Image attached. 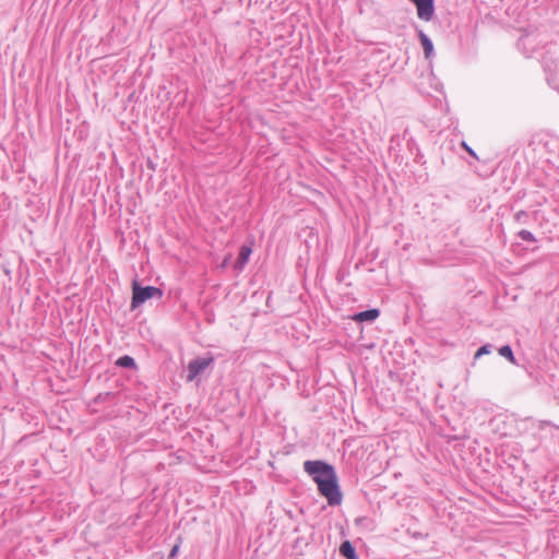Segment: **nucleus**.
<instances>
[{
    "label": "nucleus",
    "mask_w": 559,
    "mask_h": 559,
    "mask_svg": "<svg viewBox=\"0 0 559 559\" xmlns=\"http://www.w3.org/2000/svg\"><path fill=\"white\" fill-rule=\"evenodd\" d=\"M489 346L488 345H484L481 346L480 348H478V350L475 353V358H479L480 356L483 355H486V354H489Z\"/></svg>",
    "instance_id": "nucleus-13"
},
{
    "label": "nucleus",
    "mask_w": 559,
    "mask_h": 559,
    "mask_svg": "<svg viewBox=\"0 0 559 559\" xmlns=\"http://www.w3.org/2000/svg\"><path fill=\"white\" fill-rule=\"evenodd\" d=\"M229 258H230V257H227V258L224 260V262H223V266H226V264H227V263H228V261H229Z\"/></svg>",
    "instance_id": "nucleus-16"
},
{
    "label": "nucleus",
    "mask_w": 559,
    "mask_h": 559,
    "mask_svg": "<svg viewBox=\"0 0 559 559\" xmlns=\"http://www.w3.org/2000/svg\"><path fill=\"white\" fill-rule=\"evenodd\" d=\"M252 252V248L250 246L243 245L240 248L239 255L237 258V261L235 263V267L239 271H241L247 262L249 261L250 254Z\"/></svg>",
    "instance_id": "nucleus-6"
},
{
    "label": "nucleus",
    "mask_w": 559,
    "mask_h": 559,
    "mask_svg": "<svg viewBox=\"0 0 559 559\" xmlns=\"http://www.w3.org/2000/svg\"><path fill=\"white\" fill-rule=\"evenodd\" d=\"M304 468L309 475L312 476L317 485H320L321 480H332L336 476L334 468L321 461H306Z\"/></svg>",
    "instance_id": "nucleus-1"
},
{
    "label": "nucleus",
    "mask_w": 559,
    "mask_h": 559,
    "mask_svg": "<svg viewBox=\"0 0 559 559\" xmlns=\"http://www.w3.org/2000/svg\"><path fill=\"white\" fill-rule=\"evenodd\" d=\"M116 365L123 368H135V361L132 357L126 355L116 360Z\"/></svg>",
    "instance_id": "nucleus-10"
},
{
    "label": "nucleus",
    "mask_w": 559,
    "mask_h": 559,
    "mask_svg": "<svg viewBox=\"0 0 559 559\" xmlns=\"http://www.w3.org/2000/svg\"><path fill=\"white\" fill-rule=\"evenodd\" d=\"M178 550H179V545H175L173 547V549L170 550L169 558H174L178 554Z\"/></svg>",
    "instance_id": "nucleus-15"
},
{
    "label": "nucleus",
    "mask_w": 559,
    "mask_h": 559,
    "mask_svg": "<svg viewBox=\"0 0 559 559\" xmlns=\"http://www.w3.org/2000/svg\"><path fill=\"white\" fill-rule=\"evenodd\" d=\"M379 314H380V312L378 309H369V310L356 313L353 317V320L356 322L373 321L379 317Z\"/></svg>",
    "instance_id": "nucleus-7"
},
{
    "label": "nucleus",
    "mask_w": 559,
    "mask_h": 559,
    "mask_svg": "<svg viewBox=\"0 0 559 559\" xmlns=\"http://www.w3.org/2000/svg\"><path fill=\"white\" fill-rule=\"evenodd\" d=\"M213 361L212 357L198 358L189 362L187 381H193L197 376L205 370Z\"/></svg>",
    "instance_id": "nucleus-4"
},
{
    "label": "nucleus",
    "mask_w": 559,
    "mask_h": 559,
    "mask_svg": "<svg viewBox=\"0 0 559 559\" xmlns=\"http://www.w3.org/2000/svg\"><path fill=\"white\" fill-rule=\"evenodd\" d=\"M319 492L328 500L330 506H337L342 502V493L337 484V476L332 480L320 481Z\"/></svg>",
    "instance_id": "nucleus-3"
},
{
    "label": "nucleus",
    "mask_w": 559,
    "mask_h": 559,
    "mask_svg": "<svg viewBox=\"0 0 559 559\" xmlns=\"http://www.w3.org/2000/svg\"><path fill=\"white\" fill-rule=\"evenodd\" d=\"M499 354L502 357L507 358L510 362L515 364V358H514L513 352L509 345L502 346L499 349Z\"/></svg>",
    "instance_id": "nucleus-11"
},
{
    "label": "nucleus",
    "mask_w": 559,
    "mask_h": 559,
    "mask_svg": "<svg viewBox=\"0 0 559 559\" xmlns=\"http://www.w3.org/2000/svg\"><path fill=\"white\" fill-rule=\"evenodd\" d=\"M411 1L416 5L417 15L419 19H421L424 21L431 20L433 12H435L433 0H411Z\"/></svg>",
    "instance_id": "nucleus-5"
},
{
    "label": "nucleus",
    "mask_w": 559,
    "mask_h": 559,
    "mask_svg": "<svg viewBox=\"0 0 559 559\" xmlns=\"http://www.w3.org/2000/svg\"><path fill=\"white\" fill-rule=\"evenodd\" d=\"M461 146L469 154L472 155L473 157L477 158V155L475 154V152L467 145L466 142H462L461 143Z\"/></svg>",
    "instance_id": "nucleus-14"
},
{
    "label": "nucleus",
    "mask_w": 559,
    "mask_h": 559,
    "mask_svg": "<svg viewBox=\"0 0 559 559\" xmlns=\"http://www.w3.org/2000/svg\"><path fill=\"white\" fill-rule=\"evenodd\" d=\"M340 552L342 556H344L347 559H358L353 545L348 540H345L344 543H342V545L340 547Z\"/></svg>",
    "instance_id": "nucleus-9"
},
{
    "label": "nucleus",
    "mask_w": 559,
    "mask_h": 559,
    "mask_svg": "<svg viewBox=\"0 0 559 559\" xmlns=\"http://www.w3.org/2000/svg\"><path fill=\"white\" fill-rule=\"evenodd\" d=\"M519 236L521 237V239H523L525 241H530V242L536 241L534 235L531 231L525 230V229L521 230L519 233Z\"/></svg>",
    "instance_id": "nucleus-12"
},
{
    "label": "nucleus",
    "mask_w": 559,
    "mask_h": 559,
    "mask_svg": "<svg viewBox=\"0 0 559 559\" xmlns=\"http://www.w3.org/2000/svg\"><path fill=\"white\" fill-rule=\"evenodd\" d=\"M163 295L162 290L154 286L141 287L136 282L132 286V300L131 308H136L146 300L157 297L160 298Z\"/></svg>",
    "instance_id": "nucleus-2"
},
{
    "label": "nucleus",
    "mask_w": 559,
    "mask_h": 559,
    "mask_svg": "<svg viewBox=\"0 0 559 559\" xmlns=\"http://www.w3.org/2000/svg\"><path fill=\"white\" fill-rule=\"evenodd\" d=\"M419 39L424 48L425 57L429 59L433 51V45L431 40L428 38V36L421 31L419 32Z\"/></svg>",
    "instance_id": "nucleus-8"
}]
</instances>
